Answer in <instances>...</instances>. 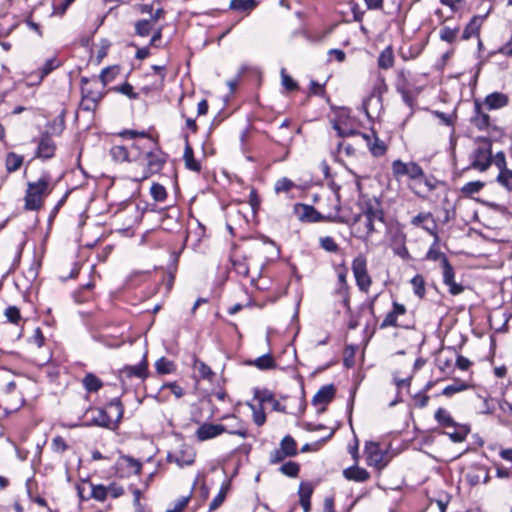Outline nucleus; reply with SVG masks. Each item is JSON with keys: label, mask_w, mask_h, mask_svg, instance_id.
Masks as SVG:
<instances>
[{"label": "nucleus", "mask_w": 512, "mask_h": 512, "mask_svg": "<svg viewBox=\"0 0 512 512\" xmlns=\"http://www.w3.org/2000/svg\"><path fill=\"white\" fill-rule=\"evenodd\" d=\"M482 21L483 18L480 16L473 17L463 32V38L469 39L473 35H477L482 24Z\"/></svg>", "instance_id": "25"}, {"label": "nucleus", "mask_w": 512, "mask_h": 512, "mask_svg": "<svg viewBox=\"0 0 512 512\" xmlns=\"http://www.w3.org/2000/svg\"><path fill=\"white\" fill-rule=\"evenodd\" d=\"M23 163V157L13 152L7 154L6 157V169L8 172L17 171Z\"/></svg>", "instance_id": "28"}, {"label": "nucleus", "mask_w": 512, "mask_h": 512, "mask_svg": "<svg viewBox=\"0 0 512 512\" xmlns=\"http://www.w3.org/2000/svg\"><path fill=\"white\" fill-rule=\"evenodd\" d=\"M508 104V97L500 92H494L486 96L485 105L488 109H499Z\"/></svg>", "instance_id": "17"}, {"label": "nucleus", "mask_w": 512, "mask_h": 512, "mask_svg": "<svg viewBox=\"0 0 512 512\" xmlns=\"http://www.w3.org/2000/svg\"><path fill=\"white\" fill-rule=\"evenodd\" d=\"M189 501V497H182L177 501L172 509H167L166 512H182Z\"/></svg>", "instance_id": "61"}, {"label": "nucleus", "mask_w": 512, "mask_h": 512, "mask_svg": "<svg viewBox=\"0 0 512 512\" xmlns=\"http://www.w3.org/2000/svg\"><path fill=\"white\" fill-rule=\"evenodd\" d=\"M335 394V388L333 385H327L321 387L318 392L314 395L312 403L314 405H323L324 407L332 401Z\"/></svg>", "instance_id": "14"}, {"label": "nucleus", "mask_w": 512, "mask_h": 512, "mask_svg": "<svg viewBox=\"0 0 512 512\" xmlns=\"http://www.w3.org/2000/svg\"><path fill=\"white\" fill-rule=\"evenodd\" d=\"M226 432V428L220 424H203L197 431L196 436L200 441H206L212 439L222 433Z\"/></svg>", "instance_id": "10"}, {"label": "nucleus", "mask_w": 512, "mask_h": 512, "mask_svg": "<svg viewBox=\"0 0 512 512\" xmlns=\"http://www.w3.org/2000/svg\"><path fill=\"white\" fill-rule=\"evenodd\" d=\"M406 313V308L404 305L399 304L397 302L393 303V310L389 312L384 320L382 321L380 328H386L390 326H397V318L398 316L404 315Z\"/></svg>", "instance_id": "15"}, {"label": "nucleus", "mask_w": 512, "mask_h": 512, "mask_svg": "<svg viewBox=\"0 0 512 512\" xmlns=\"http://www.w3.org/2000/svg\"><path fill=\"white\" fill-rule=\"evenodd\" d=\"M87 483L89 484L90 490H91L89 498H94L98 501H104L107 498L109 488H106L103 485H94L90 482H87ZM77 490H78V494H79L80 498L88 499V497H85L83 495V493H84L83 486H78Z\"/></svg>", "instance_id": "13"}, {"label": "nucleus", "mask_w": 512, "mask_h": 512, "mask_svg": "<svg viewBox=\"0 0 512 512\" xmlns=\"http://www.w3.org/2000/svg\"><path fill=\"white\" fill-rule=\"evenodd\" d=\"M257 5L256 0H231L230 8L237 11H252Z\"/></svg>", "instance_id": "27"}, {"label": "nucleus", "mask_w": 512, "mask_h": 512, "mask_svg": "<svg viewBox=\"0 0 512 512\" xmlns=\"http://www.w3.org/2000/svg\"><path fill=\"white\" fill-rule=\"evenodd\" d=\"M492 157L489 146L478 147L473 154L472 167L485 171L491 165Z\"/></svg>", "instance_id": "8"}, {"label": "nucleus", "mask_w": 512, "mask_h": 512, "mask_svg": "<svg viewBox=\"0 0 512 512\" xmlns=\"http://www.w3.org/2000/svg\"><path fill=\"white\" fill-rule=\"evenodd\" d=\"M447 286L449 288V292L452 295H459L464 291V287L461 284H458L456 282H452Z\"/></svg>", "instance_id": "64"}, {"label": "nucleus", "mask_w": 512, "mask_h": 512, "mask_svg": "<svg viewBox=\"0 0 512 512\" xmlns=\"http://www.w3.org/2000/svg\"><path fill=\"white\" fill-rule=\"evenodd\" d=\"M294 186L293 182L286 178V177H283L281 179H279L276 184H275V191L277 193H280V192H287L289 191L292 187Z\"/></svg>", "instance_id": "43"}, {"label": "nucleus", "mask_w": 512, "mask_h": 512, "mask_svg": "<svg viewBox=\"0 0 512 512\" xmlns=\"http://www.w3.org/2000/svg\"><path fill=\"white\" fill-rule=\"evenodd\" d=\"M150 192H151L153 199L155 201H159V202L164 201L167 196L165 188L158 183H154L151 186Z\"/></svg>", "instance_id": "41"}, {"label": "nucleus", "mask_w": 512, "mask_h": 512, "mask_svg": "<svg viewBox=\"0 0 512 512\" xmlns=\"http://www.w3.org/2000/svg\"><path fill=\"white\" fill-rule=\"evenodd\" d=\"M414 293L422 298L425 294V281L421 275H416L411 280Z\"/></svg>", "instance_id": "35"}, {"label": "nucleus", "mask_w": 512, "mask_h": 512, "mask_svg": "<svg viewBox=\"0 0 512 512\" xmlns=\"http://www.w3.org/2000/svg\"><path fill=\"white\" fill-rule=\"evenodd\" d=\"M49 193V181L46 177H42L36 182H29L25 196V208L27 210L40 209L44 198Z\"/></svg>", "instance_id": "2"}, {"label": "nucleus", "mask_w": 512, "mask_h": 512, "mask_svg": "<svg viewBox=\"0 0 512 512\" xmlns=\"http://www.w3.org/2000/svg\"><path fill=\"white\" fill-rule=\"evenodd\" d=\"M5 315L6 317L8 318V320L11 322V323H18V321L20 320L21 316H20V311L17 307L15 306H10L6 309L5 311Z\"/></svg>", "instance_id": "49"}, {"label": "nucleus", "mask_w": 512, "mask_h": 512, "mask_svg": "<svg viewBox=\"0 0 512 512\" xmlns=\"http://www.w3.org/2000/svg\"><path fill=\"white\" fill-rule=\"evenodd\" d=\"M427 258L433 261L440 260L443 265V258H446V256L438 249L431 248L427 253Z\"/></svg>", "instance_id": "59"}, {"label": "nucleus", "mask_w": 512, "mask_h": 512, "mask_svg": "<svg viewBox=\"0 0 512 512\" xmlns=\"http://www.w3.org/2000/svg\"><path fill=\"white\" fill-rule=\"evenodd\" d=\"M52 446H53L54 450L57 452H64L67 449V444H66L65 440L60 436L55 437L53 439Z\"/></svg>", "instance_id": "56"}, {"label": "nucleus", "mask_w": 512, "mask_h": 512, "mask_svg": "<svg viewBox=\"0 0 512 512\" xmlns=\"http://www.w3.org/2000/svg\"><path fill=\"white\" fill-rule=\"evenodd\" d=\"M117 73H118V70L116 67H108V68L103 69L101 72V75H100L103 85H105L107 82L112 81L115 78Z\"/></svg>", "instance_id": "46"}, {"label": "nucleus", "mask_w": 512, "mask_h": 512, "mask_svg": "<svg viewBox=\"0 0 512 512\" xmlns=\"http://www.w3.org/2000/svg\"><path fill=\"white\" fill-rule=\"evenodd\" d=\"M334 129L337 130L338 135L341 137L353 135V136H357L360 138V135L362 134V133L354 131V130H344L338 124L334 125Z\"/></svg>", "instance_id": "62"}, {"label": "nucleus", "mask_w": 512, "mask_h": 512, "mask_svg": "<svg viewBox=\"0 0 512 512\" xmlns=\"http://www.w3.org/2000/svg\"><path fill=\"white\" fill-rule=\"evenodd\" d=\"M88 413L91 414V418H89L88 422L86 423V426L94 425L105 428H108L110 426L111 419L105 410L98 408L90 410Z\"/></svg>", "instance_id": "11"}, {"label": "nucleus", "mask_w": 512, "mask_h": 512, "mask_svg": "<svg viewBox=\"0 0 512 512\" xmlns=\"http://www.w3.org/2000/svg\"><path fill=\"white\" fill-rule=\"evenodd\" d=\"M365 453L367 454V463L369 466H374L378 469H382L388 463L387 454L380 449L378 443H366Z\"/></svg>", "instance_id": "5"}, {"label": "nucleus", "mask_w": 512, "mask_h": 512, "mask_svg": "<svg viewBox=\"0 0 512 512\" xmlns=\"http://www.w3.org/2000/svg\"><path fill=\"white\" fill-rule=\"evenodd\" d=\"M344 476L348 480L364 482L369 479V473L364 468L350 467L344 470Z\"/></svg>", "instance_id": "21"}, {"label": "nucleus", "mask_w": 512, "mask_h": 512, "mask_svg": "<svg viewBox=\"0 0 512 512\" xmlns=\"http://www.w3.org/2000/svg\"><path fill=\"white\" fill-rule=\"evenodd\" d=\"M120 136L130 139L140 138L141 141H138L132 145V148L136 149L137 151L147 148L148 146L153 144L152 140L146 137L145 132H138L135 130H124L123 132L120 133Z\"/></svg>", "instance_id": "12"}, {"label": "nucleus", "mask_w": 512, "mask_h": 512, "mask_svg": "<svg viewBox=\"0 0 512 512\" xmlns=\"http://www.w3.org/2000/svg\"><path fill=\"white\" fill-rule=\"evenodd\" d=\"M251 408L253 409V420L256 425L262 426L266 421V415L263 411L262 406H260L258 409L251 405Z\"/></svg>", "instance_id": "47"}, {"label": "nucleus", "mask_w": 512, "mask_h": 512, "mask_svg": "<svg viewBox=\"0 0 512 512\" xmlns=\"http://www.w3.org/2000/svg\"><path fill=\"white\" fill-rule=\"evenodd\" d=\"M384 213L383 211L372 205L360 214L356 215L351 224L352 235L361 240H367L371 233L377 231L376 224H383Z\"/></svg>", "instance_id": "1"}, {"label": "nucleus", "mask_w": 512, "mask_h": 512, "mask_svg": "<svg viewBox=\"0 0 512 512\" xmlns=\"http://www.w3.org/2000/svg\"><path fill=\"white\" fill-rule=\"evenodd\" d=\"M483 186L484 184L480 181L469 182L463 186L462 191L466 194H474L478 193Z\"/></svg>", "instance_id": "48"}, {"label": "nucleus", "mask_w": 512, "mask_h": 512, "mask_svg": "<svg viewBox=\"0 0 512 512\" xmlns=\"http://www.w3.org/2000/svg\"><path fill=\"white\" fill-rule=\"evenodd\" d=\"M468 385L465 384V383H461V382H455L451 385H448L446 386L443 391H442V394L445 395V396H452L453 394L455 393H458V392H462L466 389H468Z\"/></svg>", "instance_id": "38"}, {"label": "nucleus", "mask_w": 512, "mask_h": 512, "mask_svg": "<svg viewBox=\"0 0 512 512\" xmlns=\"http://www.w3.org/2000/svg\"><path fill=\"white\" fill-rule=\"evenodd\" d=\"M82 383H83V386L85 387V389L89 392H96L103 385L101 380L92 373H88L83 378Z\"/></svg>", "instance_id": "26"}, {"label": "nucleus", "mask_w": 512, "mask_h": 512, "mask_svg": "<svg viewBox=\"0 0 512 512\" xmlns=\"http://www.w3.org/2000/svg\"><path fill=\"white\" fill-rule=\"evenodd\" d=\"M280 448L290 457L297 454V444L291 436H285L281 440Z\"/></svg>", "instance_id": "30"}, {"label": "nucleus", "mask_w": 512, "mask_h": 512, "mask_svg": "<svg viewBox=\"0 0 512 512\" xmlns=\"http://www.w3.org/2000/svg\"><path fill=\"white\" fill-rule=\"evenodd\" d=\"M457 32H458L457 29H452V28H449V27H444L440 31V38L443 41H446L448 43H452L455 40L456 36H457Z\"/></svg>", "instance_id": "44"}, {"label": "nucleus", "mask_w": 512, "mask_h": 512, "mask_svg": "<svg viewBox=\"0 0 512 512\" xmlns=\"http://www.w3.org/2000/svg\"><path fill=\"white\" fill-rule=\"evenodd\" d=\"M56 146L54 141L48 137L45 136L41 139L38 149H37V157L42 159H49L53 157L55 152Z\"/></svg>", "instance_id": "16"}, {"label": "nucleus", "mask_w": 512, "mask_h": 512, "mask_svg": "<svg viewBox=\"0 0 512 512\" xmlns=\"http://www.w3.org/2000/svg\"><path fill=\"white\" fill-rule=\"evenodd\" d=\"M109 408L110 409H114L115 412H116V416H117V421H120V419L122 418L123 416V407H122V404L120 402L119 399H113L110 403H109Z\"/></svg>", "instance_id": "54"}, {"label": "nucleus", "mask_w": 512, "mask_h": 512, "mask_svg": "<svg viewBox=\"0 0 512 512\" xmlns=\"http://www.w3.org/2000/svg\"><path fill=\"white\" fill-rule=\"evenodd\" d=\"M299 469V465L293 461H289L280 467V471L289 477H296L299 473Z\"/></svg>", "instance_id": "39"}, {"label": "nucleus", "mask_w": 512, "mask_h": 512, "mask_svg": "<svg viewBox=\"0 0 512 512\" xmlns=\"http://www.w3.org/2000/svg\"><path fill=\"white\" fill-rule=\"evenodd\" d=\"M153 22L149 19H144L136 22L135 24V32L137 35L141 37L148 36L153 30Z\"/></svg>", "instance_id": "31"}, {"label": "nucleus", "mask_w": 512, "mask_h": 512, "mask_svg": "<svg viewBox=\"0 0 512 512\" xmlns=\"http://www.w3.org/2000/svg\"><path fill=\"white\" fill-rule=\"evenodd\" d=\"M121 460L130 468L135 474H139L142 468V464L130 456H122Z\"/></svg>", "instance_id": "42"}, {"label": "nucleus", "mask_w": 512, "mask_h": 512, "mask_svg": "<svg viewBox=\"0 0 512 512\" xmlns=\"http://www.w3.org/2000/svg\"><path fill=\"white\" fill-rule=\"evenodd\" d=\"M145 155L147 159V170L140 178L136 179L138 181L148 178L150 174L159 172L165 162L162 153L159 151H148Z\"/></svg>", "instance_id": "7"}, {"label": "nucleus", "mask_w": 512, "mask_h": 512, "mask_svg": "<svg viewBox=\"0 0 512 512\" xmlns=\"http://www.w3.org/2000/svg\"><path fill=\"white\" fill-rule=\"evenodd\" d=\"M196 367L203 378H210L213 375L211 368L203 362H198Z\"/></svg>", "instance_id": "57"}, {"label": "nucleus", "mask_w": 512, "mask_h": 512, "mask_svg": "<svg viewBox=\"0 0 512 512\" xmlns=\"http://www.w3.org/2000/svg\"><path fill=\"white\" fill-rule=\"evenodd\" d=\"M251 364L261 370L273 369L276 366L273 358L269 354L258 357Z\"/></svg>", "instance_id": "33"}, {"label": "nucleus", "mask_w": 512, "mask_h": 512, "mask_svg": "<svg viewBox=\"0 0 512 512\" xmlns=\"http://www.w3.org/2000/svg\"><path fill=\"white\" fill-rule=\"evenodd\" d=\"M498 182L508 190H512V171L502 170L498 175Z\"/></svg>", "instance_id": "40"}, {"label": "nucleus", "mask_w": 512, "mask_h": 512, "mask_svg": "<svg viewBox=\"0 0 512 512\" xmlns=\"http://www.w3.org/2000/svg\"><path fill=\"white\" fill-rule=\"evenodd\" d=\"M394 64V55L391 48H387L381 52L378 58V65L382 69L391 68Z\"/></svg>", "instance_id": "29"}, {"label": "nucleus", "mask_w": 512, "mask_h": 512, "mask_svg": "<svg viewBox=\"0 0 512 512\" xmlns=\"http://www.w3.org/2000/svg\"><path fill=\"white\" fill-rule=\"evenodd\" d=\"M184 161H185V166L189 170L195 171V172L200 171L201 166H200L199 162L194 158L193 149L189 144L186 145L185 150H184Z\"/></svg>", "instance_id": "24"}, {"label": "nucleus", "mask_w": 512, "mask_h": 512, "mask_svg": "<svg viewBox=\"0 0 512 512\" xmlns=\"http://www.w3.org/2000/svg\"><path fill=\"white\" fill-rule=\"evenodd\" d=\"M132 377H137L140 379H144L147 377L146 359H144L139 365L126 366L119 372V378L122 382Z\"/></svg>", "instance_id": "9"}, {"label": "nucleus", "mask_w": 512, "mask_h": 512, "mask_svg": "<svg viewBox=\"0 0 512 512\" xmlns=\"http://www.w3.org/2000/svg\"><path fill=\"white\" fill-rule=\"evenodd\" d=\"M435 419L445 428L456 427L457 424L451 417L450 413L444 408H439L435 412Z\"/></svg>", "instance_id": "23"}, {"label": "nucleus", "mask_w": 512, "mask_h": 512, "mask_svg": "<svg viewBox=\"0 0 512 512\" xmlns=\"http://www.w3.org/2000/svg\"><path fill=\"white\" fill-rule=\"evenodd\" d=\"M111 156L116 161H128L129 160V152L125 146L115 145L111 148Z\"/></svg>", "instance_id": "34"}, {"label": "nucleus", "mask_w": 512, "mask_h": 512, "mask_svg": "<svg viewBox=\"0 0 512 512\" xmlns=\"http://www.w3.org/2000/svg\"><path fill=\"white\" fill-rule=\"evenodd\" d=\"M281 75L282 84L287 90L292 91L297 88V83L289 75L285 74L284 70H282Z\"/></svg>", "instance_id": "53"}, {"label": "nucleus", "mask_w": 512, "mask_h": 512, "mask_svg": "<svg viewBox=\"0 0 512 512\" xmlns=\"http://www.w3.org/2000/svg\"><path fill=\"white\" fill-rule=\"evenodd\" d=\"M321 247L328 252H336L338 250V245L334 241L332 237L326 236L320 239Z\"/></svg>", "instance_id": "45"}, {"label": "nucleus", "mask_w": 512, "mask_h": 512, "mask_svg": "<svg viewBox=\"0 0 512 512\" xmlns=\"http://www.w3.org/2000/svg\"><path fill=\"white\" fill-rule=\"evenodd\" d=\"M169 388L171 392L177 397L181 398L184 395L183 389L176 383H168L162 386V389Z\"/></svg>", "instance_id": "60"}, {"label": "nucleus", "mask_w": 512, "mask_h": 512, "mask_svg": "<svg viewBox=\"0 0 512 512\" xmlns=\"http://www.w3.org/2000/svg\"><path fill=\"white\" fill-rule=\"evenodd\" d=\"M472 122L480 130L486 129L490 125L489 115L482 111L481 104L478 102H475V115L472 118Z\"/></svg>", "instance_id": "18"}, {"label": "nucleus", "mask_w": 512, "mask_h": 512, "mask_svg": "<svg viewBox=\"0 0 512 512\" xmlns=\"http://www.w3.org/2000/svg\"><path fill=\"white\" fill-rule=\"evenodd\" d=\"M313 493V487L310 483H301L299 487L300 505L303 507L304 512L310 510V498Z\"/></svg>", "instance_id": "19"}, {"label": "nucleus", "mask_w": 512, "mask_h": 512, "mask_svg": "<svg viewBox=\"0 0 512 512\" xmlns=\"http://www.w3.org/2000/svg\"><path fill=\"white\" fill-rule=\"evenodd\" d=\"M471 362L464 356H458L456 360V365L461 370H467L470 366Z\"/></svg>", "instance_id": "63"}, {"label": "nucleus", "mask_w": 512, "mask_h": 512, "mask_svg": "<svg viewBox=\"0 0 512 512\" xmlns=\"http://www.w3.org/2000/svg\"><path fill=\"white\" fill-rule=\"evenodd\" d=\"M431 218H432V215L430 213H419L418 215H416L412 218L411 223L415 226H419Z\"/></svg>", "instance_id": "58"}, {"label": "nucleus", "mask_w": 512, "mask_h": 512, "mask_svg": "<svg viewBox=\"0 0 512 512\" xmlns=\"http://www.w3.org/2000/svg\"><path fill=\"white\" fill-rule=\"evenodd\" d=\"M443 282L445 285H449L452 282H455L454 280V270L453 267L448 262L447 258H443Z\"/></svg>", "instance_id": "37"}, {"label": "nucleus", "mask_w": 512, "mask_h": 512, "mask_svg": "<svg viewBox=\"0 0 512 512\" xmlns=\"http://www.w3.org/2000/svg\"><path fill=\"white\" fill-rule=\"evenodd\" d=\"M399 77L401 78V80L399 81L398 85H397V88L398 90L402 93L403 97L405 99H407L408 97V88L406 86V75H405V72L402 71L400 74H399Z\"/></svg>", "instance_id": "55"}, {"label": "nucleus", "mask_w": 512, "mask_h": 512, "mask_svg": "<svg viewBox=\"0 0 512 512\" xmlns=\"http://www.w3.org/2000/svg\"><path fill=\"white\" fill-rule=\"evenodd\" d=\"M352 270L359 289L363 292H367L371 286L372 280L367 272V262L364 256L359 255L353 260Z\"/></svg>", "instance_id": "3"}, {"label": "nucleus", "mask_w": 512, "mask_h": 512, "mask_svg": "<svg viewBox=\"0 0 512 512\" xmlns=\"http://www.w3.org/2000/svg\"><path fill=\"white\" fill-rule=\"evenodd\" d=\"M116 90L128 96L130 99H136L138 97V94L133 91V87L129 83H124L120 87L116 88Z\"/></svg>", "instance_id": "52"}, {"label": "nucleus", "mask_w": 512, "mask_h": 512, "mask_svg": "<svg viewBox=\"0 0 512 512\" xmlns=\"http://www.w3.org/2000/svg\"><path fill=\"white\" fill-rule=\"evenodd\" d=\"M58 65L59 63L55 58L47 60L42 68L40 80H42L46 75L52 72L56 67H58Z\"/></svg>", "instance_id": "50"}, {"label": "nucleus", "mask_w": 512, "mask_h": 512, "mask_svg": "<svg viewBox=\"0 0 512 512\" xmlns=\"http://www.w3.org/2000/svg\"><path fill=\"white\" fill-rule=\"evenodd\" d=\"M286 457L289 456L286 455V453L281 448L275 449L270 453V463H279L283 461Z\"/></svg>", "instance_id": "51"}, {"label": "nucleus", "mask_w": 512, "mask_h": 512, "mask_svg": "<svg viewBox=\"0 0 512 512\" xmlns=\"http://www.w3.org/2000/svg\"><path fill=\"white\" fill-rule=\"evenodd\" d=\"M360 138L366 142L367 146L369 147L370 151L375 156H380L384 154L386 147L382 141H380L378 138H375V141L371 142V137L367 134H361Z\"/></svg>", "instance_id": "22"}, {"label": "nucleus", "mask_w": 512, "mask_h": 512, "mask_svg": "<svg viewBox=\"0 0 512 512\" xmlns=\"http://www.w3.org/2000/svg\"><path fill=\"white\" fill-rule=\"evenodd\" d=\"M229 486H230L229 483H225L222 485L219 493L215 496V498L209 504L210 511H214L222 505V503L224 502V500L226 498L227 492L229 490Z\"/></svg>", "instance_id": "32"}, {"label": "nucleus", "mask_w": 512, "mask_h": 512, "mask_svg": "<svg viewBox=\"0 0 512 512\" xmlns=\"http://www.w3.org/2000/svg\"><path fill=\"white\" fill-rule=\"evenodd\" d=\"M195 456L196 454L191 447L182 446L179 451L168 454V461L174 462L178 467L182 468L192 465L195 461Z\"/></svg>", "instance_id": "6"}, {"label": "nucleus", "mask_w": 512, "mask_h": 512, "mask_svg": "<svg viewBox=\"0 0 512 512\" xmlns=\"http://www.w3.org/2000/svg\"><path fill=\"white\" fill-rule=\"evenodd\" d=\"M452 431H446L445 434L453 441L454 443H461L466 439L470 429L467 425L456 424V427H451Z\"/></svg>", "instance_id": "20"}, {"label": "nucleus", "mask_w": 512, "mask_h": 512, "mask_svg": "<svg viewBox=\"0 0 512 512\" xmlns=\"http://www.w3.org/2000/svg\"><path fill=\"white\" fill-rule=\"evenodd\" d=\"M155 367L158 373L169 374L173 371L174 365L171 361L162 357L156 361Z\"/></svg>", "instance_id": "36"}, {"label": "nucleus", "mask_w": 512, "mask_h": 512, "mask_svg": "<svg viewBox=\"0 0 512 512\" xmlns=\"http://www.w3.org/2000/svg\"><path fill=\"white\" fill-rule=\"evenodd\" d=\"M392 172L396 178L408 176L410 179H418L424 175L423 169L417 163H405L401 160H395L392 163Z\"/></svg>", "instance_id": "4"}]
</instances>
